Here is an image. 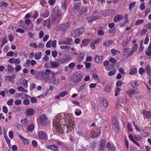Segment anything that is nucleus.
I'll return each mask as SVG.
<instances>
[{"instance_id":"obj_31","label":"nucleus","mask_w":151,"mask_h":151,"mask_svg":"<svg viewBox=\"0 0 151 151\" xmlns=\"http://www.w3.org/2000/svg\"><path fill=\"white\" fill-rule=\"evenodd\" d=\"M88 10V8L87 6H85L82 8L80 12V15L82 14L84 12H85L87 11Z\"/></svg>"},{"instance_id":"obj_19","label":"nucleus","mask_w":151,"mask_h":151,"mask_svg":"<svg viewBox=\"0 0 151 151\" xmlns=\"http://www.w3.org/2000/svg\"><path fill=\"white\" fill-rule=\"evenodd\" d=\"M18 137L19 138L21 139L22 142L24 144L27 145L29 144V142L28 139L24 137L22 135L20 134L19 135Z\"/></svg>"},{"instance_id":"obj_53","label":"nucleus","mask_w":151,"mask_h":151,"mask_svg":"<svg viewBox=\"0 0 151 151\" xmlns=\"http://www.w3.org/2000/svg\"><path fill=\"white\" fill-rule=\"evenodd\" d=\"M134 138L137 141H140L141 139V137L139 135H134Z\"/></svg>"},{"instance_id":"obj_16","label":"nucleus","mask_w":151,"mask_h":151,"mask_svg":"<svg viewBox=\"0 0 151 151\" xmlns=\"http://www.w3.org/2000/svg\"><path fill=\"white\" fill-rule=\"evenodd\" d=\"M103 56L96 55V56L95 58V62L98 63H101L103 61Z\"/></svg>"},{"instance_id":"obj_32","label":"nucleus","mask_w":151,"mask_h":151,"mask_svg":"<svg viewBox=\"0 0 151 151\" xmlns=\"http://www.w3.org/2000/svg\"><path fill=\"white\" fill-rule=\"evenodd\" d=\"M131 84L132 86L134 88L136 87L139 85L138 83L136 81H131Z\"/></svg>"},{"instance_id":"obj_56","label":"nucleus","mask_w":151,"mask_h":151,"mask_svg":"<svg viewBox=\"0 0 151 151\" xmlns=\"http://www.w3.org/2000/svg\"><path fill=\"white\" fill-rule=\"evenodd\" d=\"M90 147L92 148H95L96 147V143L94 142H91L90 143Z\"/></svg>"},{"instance_id":"obj_25","label":"nucleus","mask_w":151,"mask_h":151,"mask_svg":"<svg viewBox=\"0 0 151 151\" xmlns=\"http://www.w3.org/2000/svg\"><path fill=\"white\" fill-rule=\"evenodd\" d=\"M123 19V17L120 14L116 15L114 17V20L115 22H118L120 20H122Z\"/></svg>"},{"instance_id":"obj_50","label":"nucleus","mask_w":151,"mask_h":151,"mask_svg":"<svg viewBox=\"0 0 151 151\" xmlns=\"http://www.w3.org/2000/svg\"><path fill=\"white\" fill-rule=\"evenodd\" d=\"M81 113V111L78 109H77L75 110V114L77 116L80 115Z\"/></svg>"},{"instance_id":"obj_46","label":"nucleus","mask_w":151,"mask_h":151,"mask_svg":"<svg viewBox=\"0 0 151 151\" xmlns=\"http://www.w3.org/2000/svg\"><path fill=\"white\" fill-rule=\"evenodd\" d=\"M144 22V20L142 19L137 20L136 22L135 25L136 26L140 24L143 23Z\"/></svg>"},{"instance_id":"obj_38","label":"nucleus","mask_w":151,"mask_h":151,"mask_svg":"<svg viewBox=\"0 0 151 151\" xmlns=\"http://www.w3.org/2000/svg\"><path fill=\"white\" fill-rule=\"evenodd\" d=\"M111 86L110 85H106L104 88V91L107 92H110L111 91Z\"/></svg>"},{"instance_id":"obj_3","label":"nucleus","mask_w":151,"mask_h":151,"mask_svg":"<svg viewBox=\"0 0 151 151\" xmlns=\"http://www.w3.org/2000/svg\"><path fill=\"white\" fill-rule=\"evenodd\" d=\"M37 122L38 124L42 127H45L47 126L49 122L46 116L44 114H41L38 116L37 119Z\"/></svg>"},{"instance_id":"obj_29","label":"nucleus","mask_w":151,"mask_h":151,"mask_svg":"<svg viewBox=\"0 0 151 151\" xmlns=\"http://www.w3.org/2000/svg\"><path fill=\"white\" fill-rule=\"evenodd\" d=\"M17 90L19 91L24 92L25 93H27L28 91L27 89H24L22 86H20L17 88Z\"/></svg>"},{"instance_id":"obj_1","label":"nucleus","mask_w":151,"mask_h":151,"mask_svg":"<svg viewBox=\"0 0 151 151\" xmlns=\"http://www.w3.org/2000/svg\"><path fill=\"white\" fill-rule=\"evenodd\" d=\"M71 114L69 113H62L58 114L55 116L53 119L52 123L53 126L56 128L57 133L59 134H62L64 133L63 126H65V124H63V120L65 122L67 129L68 130L69 127H72L74 122L71 121Z\"/></svg>"},{"instance_id":"obj_37","label":"nucleus","mask_w":151,"mask_h":151,"mask_svg":"<svg viewBox=\"0 0 151 151\" xmlns=\"http://www.w3.org/2000/svg\"><path fill=\"white\" fill-rule=\"evenodd\" d=\"M35 127L34 125L32 124H31L28 126L27 127V131L31 132L33 131Z\"/></svg>"},{"instance_id":"obj_35","label":"nucleus","mask_w":151,"mask_h":151,"mask_svg":"<svg viewBox=\"0 0 151 151\" xmlns=\"http://www.w3.org/2000/svg\"><path fill=\"white\" fill-rule=\"evenodd\" d=\"M8 72L9 73H12L14 70V68L13 66L10 65H8L7 66Z\"/></svg>"},{"instance_id":"obj_63","label":"nucleus","mask_w":151,"mask_h":151,"mask_svg":"<svg viewBox=\"0 0 151 151\" xmlns=\"http://www.w3.org/2000/svg\"><path fill=\"white\" fill-rule=\"evenodd\" d=\"M145 54L147 56H151V51L147 49V50L145 52Z\"/></svg>"},{"instance_id":"obj_24","label":"nucleus","mask_w":151,"mask_h":151,"mask_svg":"<svg viewBox=\"0 0 151 151\" xmlns=\"http://www.w3.org/2000/svg\"><path fill=\"white\" fill-rule=\"evenodd\" d=\"M44 25L47 27L48 29H50L51 27L50 24V19L48 18L44 21Z\"/></svg>"},{"instance_id":"obj_14","label":"nucleus","mask_w":151,"mask_h":151,"mask_svg":"<svg viewBox=\"0 0 151 151\" xmlns=\"http://www.w3.org/2000/svg\"><path fill=\"white\" fill-rule=\"evenodd\" d=\"M106 147L108 149V151H115V147L113 145H111L110 143L108 142L107 143Z\"/></svg>"},{"instance_id":"obj_47","label":"nucleus","mask_w":151,"mask_h":151,"mask_svg":"<svg viewBox=\"0 0 151 151\" xmlns=\"http://www.w3.org/2000/svg\"><path fill=\"white\" fill-rule=\"evenodd\" d=\"M75 66V64L74 63H71L68 65V68L70 69H73Z\"/></svg>"},{"instance_id":"obj_64","label":"nucleus","mask_w":151,"mask_h":151,"mask_svg":"<svg viewBox=\"0 0 151 151\" xmlns=\"http://www.w3.org/2000/svg\"><path fill=\"white\" fill-rule=\"evenodd\" d=\"M145 27L148 29H151V23L147 24L145 26Z\"/></svg>"},{"instance_id":"obj_11","label":"nucleus","mask_w":151,"mask_h":151,"mask_svg":"<svg viewBox=\"0 0 151 151\" xmlns=\"http://www.w3.org/2000/svg\"><path fill=\"white\" fill-rule=\"evenodd\" d=\"M18 81L22 85H23L25 88H27L28 87L27 81L24 79L21 78L19 79Z\"/></svg>"},{"instance_id":"obj_59","label":"nucleus","mask_w":151,"mask_h":151,"mask_svg":"<svg viewBox=\"0 0 151 151\" xmlns=\"http://www.w3.org/2000/svg\"><path fill=\"white\" fill-rule=\"evenodd\" d=\"M116 70H114L112 71H109L108 73V75L109 76H112L114 75L116 73Z\"/></svg>"},{"instance_id":"obj_58","label":"nucleus","mask_w":151,"mask_h":151,"mask_svg":"<svg viewBox=\"0 0 151 151\" xmlns=\"http://www.w3.org/2000/svg\"><path fill=\"white\" fill-rule=\"evenodd\" d=\"M58 55V52L56 51H52V55L54 58L57 57Z\"/></svg>"},{"instance_id":"obj_33","label":"nucleus","mask_w":151,"mask_h":151,"mask_svg":"<svg viewBox=\"0 0 151 151\" xmlns=\"http://www.w3.org/2000/svg\"><path fill=\"white\" fill-rule=\"evenodd\" d=\"M145 71L150 77H151V72L149 65H148L147 66L146 68L145 69Z\"/></svg>"},{"instance_id":"obj_7","label":"nucleus","mask_w":151,"mask_h":151,"mask_svg":"<svg viewBox=\"0 0 151 151\" xmlns=\"http://www.w3.org/2000/svg\"><path fill=\"white\" fill-rule=\"evenodd\" d=\"M112 126L113 128L115 131L116 133H118L119 131V128L117 121L116 119L114 118V119H113L112 121Z\"/></svg>"},{"instance_id":"obj_4","label":"nucleus","mask_w":151,"mask_h":151,"mask_svg":"<svg viewBox=\"0 0 151 151\" xmlns=\"http://www.w3.org/2000/svg\"><path fill=\"white\" fill-rule=\"evenodd\" d=\"M82 79L81 74L80 73H76L71 75L69 78V80L75 84H77L80 82Z\"/></svg>"},{"instance_id":"obj_10","label":"nucleus","mask_w":151,"mask_h":151,"mask_svg":"<svg viewBox=\"0 0 151 151\" xmlns=\"http://www.w3.org/2000/svg\"><path fill=\"white\" fill-rule=\"evenodd\" d=\"M46 148L48 150L53 151H58V147L54 144L51 145H47L46 146Z\"/></svg>"},{"instance_id":"obj_27","label":"nucleus","mask_w":151,"mask_h":151,"mask_svg":"<svg viewBox=\"0 0 151 151\" xmlns=\"http://www.w3.org/2000/svg\"><path fill=\"white\" fill-rule=\"evenodd\" d=\"M6 80L9 81L12 83H15L13 77L8 76H6L5 78Z\"/></svg>"},{"instance_id":"obj_5","label":"nucleus","mask_w":151,"mask_h":151,"mask_svg":"<svg viewBox=\"0 0 151 151\" xmlns=\"http://www.w3.org/2000/svg\"><path fill=\"white\" fill-rule=\"evenodd\" d=\"M70 25V23L67 22L66 23L60 24L56 27L55 30L56 31L65 32Z\"/></svg>"},{"instance_id":"obj_8","label":"nucleus","mask_w":151,"mask_h":151,"mask_svg":"<svg viewBox=\"0 0 151 151\" xmlns=\"http://www.w3.org/2000/svg\"><path fill=\"white\" fill-rule=\"evenodd\" d=\"M70 59L66 55L61 58L60 56H58L57 58V61L58 62H60L62 64H64L69 61Z\"/></svg>"},{"instance_id":"obj_51","label":"nucleus","mask_w":151,"mask_h":151,"mask_svg":"<svg viewBox=\"0 0 151 151\" xmlns=\"http://www.w3.org/2000/svg\"><path fill=\"white\" fill-rule=\"evenodd\" d=\"M39 13H38L37 11H35L34 12V14L33 16V17L34 18V19L37 18V17L39 16Z\"/></svg>"},{"instance_id":"obj_42","label":"nucleus","mask_w":151,"mask_h":151,"mask_svg":"<svg viewBox=\"0 0 151 151\" xmlns=\"http://www.w3.org/2000/svg\"><path fill=\"white\" fill-rule=\"evenodd\" d=\"M111 51L113 56L116 55V53L118 52L120 53L119 51L116 50L115 49H111Z\"/></svg>"},{"instance_id":"obj_44","label":"nucleus","mask_w":151,"mask_h":151,"mask_svg":"<svg viewBox=\"0 0 151 151\" xmlns=\"http://www.w3.org/2000/svg\"><path fill=\"white\" fill-rule=\"evenodd\" d=\"M136 4V2L135 1L129 4V9L130 11H131L132 10V8L134 7Z\"/></svg>"},{"instance_id":"obj_23","label":"nucleus","mask_w":151,"mask_h":151,"mask_svg":"<svg viewBox=\"0 0 151 151\" xmlns=\"http://www.w3.org/2000/svg\"><path fill=\"white\" fill-rule=\"evenodd\" d=\"M109 63V61L107 60L105 61L103 63V65L106 66L105 69L107 70H111V68H109V67L110 66H111L112 65V64H109L108 65Z\"/></svg>"},{"instance_id":"obj_34","label":"nucleus","mask_w":151,"mask_h":151,"mask_svg":"<svg viewBox=\"0 0 151 151\" xmlns=\"http://www.w3.org/2000/svg\"><path fill=\"white\" fill-rule=\"evenodd\" d=\"M52 81H51V83H53L54 85H56L59 82V80L54 77L52 78Z\"/></svg>"},{"instance_id":"obj_45","label":"nucleus","mask_w":151,"mask_h":151,"mask_svg":"<svg viewBox=\"0 0 151 151\" xmlns=\"http://www.w3.org/2000/svg\"><path fill=\"white\" fill-rule=\"evenodd\" d=\"M92 77L93 79L97 81L98 82L99 81V78L97 74H93L92 75Z\"/></svg>"},{"instance_id":"obj_39","label":"nucleus","mask_w":151,"mask_h":151,"mask_svg":"<svg viewBox=\"0 0 151 151\" xmlns=\"http://www.w3.org/2000/svg\"><path fill=\"white\" fill-rule=\"evenodd\" d=\"M52 79V77H45L44 79V80L45 83H50L51 82V80Z\"/></svg>"},{"instance_id":"obj_61","label":"nucleus","mask_w":151,"mask_h":151,"mask_svg":"<svg viewBox=\"0 0 151 151\" xmlns=\"http://www.w3.org/2000/svg\"><path fill=\"white\" fill-rule=\"evenodd\" d=\"M14 103L17 105H20L22 103V101L21 100L17 99L15 101Z\"/></svg>"},{"instance_id":"obj_41","label":"nucleus","mask_w":151,"mask_h":151,"mask_svg":"<svg viewBox=\"0 0 151 151\" xmlns=\"http://www.w3.org/2000/svg\"><path fill=\"white\" fill-rule=\"evenodd\" d=\"M130 39H127L126 40L124 41L122 44V46L124 47L127 45L129 42Z\"/></svg>"},{"instance_id":"obj_26","label":"nucleus","mask_w":151,"mask_h":151,"mask_svg":"<svg viewBox=\"0 0 151 151\" xmlns=\"http://www.w3.org/2000/svg\"><path fill=\"white\" fill-rule=\"evenodd\" d=\"M73 42V39L72 38H67L65 40V45H71Z\"/></svg>"},{"instance_id":"obj_2","label":"nucleus","mask_w":151,"mask_h":151,"mask_svg":"<svg viewBox=\"0 0 151 151\" xmlns=\"http://www.w3.org/2000/svg\"><path fill=\"white\" fill-rule=\"evenodd\" d=\"M61 14L62 11L59 9L58 6H56L52 12V15L54 16L52 17V22L55 23H56L60 21L61 17Z\"/></svg>"},{"instance_id":"obj_18","label":"nucleus","mask_w":151,"mask_h":151,"mask_svg":"<svg viewBox=\"0 0 151 151\" xmlns=\"http://www.w3.org/2000/svg\"><path fill=\"white\" fill-rule=\"evenodd\" d=\"M100 16L99 15L93 16L88 18V21L90 22H92L94 21L100 19Z\"/></svg>"},{"instance_id":"obj_22","label":"nucleus","mask_w":151,"mask_h":151,"mask_svg":"<svg viewBox=\"0 0 151 151\" xmlns=\"http://www.w3.org/2000/svg\"><path fill=\"white\" fill-rule=\"evenodd\" d=\"M42 57V53L41 52H36L34 54V58L35 60H38L40 59Z\"/></svg>"},{"instance_id":"obj_36","label":"nucleus","mask_w":151,"mask_h":151,"mask_svg":"<svg viewBox=\"0 0 151 151\" xmlns=\"http://www.w3.org/2000/svg\"><path fill=\"white\" fill-rule=\"evenodd\" d=\"M101 104H102L105 107H107L108 106L107 101L106 100L104 99H102L101 101Z\"/></svg>"},{"instance_id":"obj_21","label":"nucleus","mask_w":151,"mask_h":151,"mask_svg":"<svg viewBox=\"0 0 151 151\" xmlns=\"http://www.w3.org/2000/svg\"><path fill=\"white\" fill-rule=\"evenodd\" d=\"M21 123L22 126L24 127H25L28 125L29 121L27 118H25L24 119L21 120Z\"/></svg>"},{"instance_id":"obj_20","label":"nucleus","mask_w":151,"mask_h":151,"mask_svg":"<svg viewBox=\"0 0 151 151\" xmlns=\"http://www.w3.org/2000/svg\"><path fill=\"white\" fill-rule=\"evenodd\" d=\"M50 64L52 68H56L60 65V63L55 61H51L50 62Z\"/></svg>"},{"instance_id":"obj_30","label":"nucleus","mask_w":151,"mask_h":151,"mask_svg":"<svg viewBox=\"0 0 151 151\" xmlns=\"http://www.w3.org/2000/svg\"><path fill=\"white\" fill-rule=\"evenodd\" d=\"M27 113L29 116L32 115L35 113L34 110L32 109H29L27 111Z\"/></svg>"},{"instance_id":"obj_52","label":"nucleus","mask_w":151,"mask_h":151,"mask_svg":"<svg viewBox=\"0 0 151 151\" xmlns=\"http://www.w3.org/2000/svg\"><path fill=\"white\" fill-rule=\"evenodd\" d=\"M127 129L128 131L132 132L133 130V129L132 128L131 124L129 123L127 125Z\"/></svg>"},{"instance_id":"obj_43","label":"nucleus","mask_w":151,"mask_h":151,"mask_svg":"<svg viewBox=\"0 0 151 151\" xmlns=\"http://www.w3.org/2000/svg\"><path fill=\"white\" fill-rule=\"evenodd\" d=\"M81 6V3L78 2L76 3L74 5L73 9L75 10H78Z\"/></svg>"},{"instance_id":"obj_15","label":"nucleus","mask_w":151,"mask_h":151,"mask_svg":"<svg viewBox=\"0 0 151 151\" xmlns=\"http://www.w3.org/2000/svg\"><path fill=\"white\" fill-rule=\"evenodd\" d=\"M141 113L144 116L147 118H151V113L149 111H147L145 109H143Z\"/></svg>"},{"instance_id":"obj_28","label":"nucleus","mask_w":151,"mask_h":151,"mask_svg":"<svg viewBox=\"0 0 151 151\" xmlns=\"http://www.w3.org/2000/svg\"><path fill=\"white\" fill-rule=\"evenodd\" d=\"M100 147L105 149L106 147V142L104 139L101 140L99 144Z\"/></svg>"},{"instance_id":"obj_40","label":"nucleus","mask_w":151,"mask_h":151,"mask_svg":"<svg viewBox=\"0 0 151 151\" xmlns=\"http://www.w3.org/2000/svg\"><path fill=\"white\" fill-rule=\"evenodd\" d=\"M137 69L135 68H132L131 69L130 71L129 72L130 75H133L137 73Z\"/></svg>"},{"instance_id":"obj_48","label":"nucleus","mask_w":151,"mask_h":151,"mask_svg":"<svg viewBox=\"0 0 151 151\" xmlns=\"http://www.w3.org/2000/svg\"><path fill=\"white\" fill-rule=\"evenodd\" d=\"M49 15V12L47 11H46L44 12L42 14V16L44 18H46L48 17Z\"/></svg>"},{"instance_id":"obj_54","label":"nucleus","mask_w":151,"mask_h":151,"mask_svg":"<svg viewBox=\"0 0 151 151\" xmlns=\"http://www.w3.org/2000/svg\"><path fill=\"white\" fill-rule=\"evenodd\" d=\"M62 9L65 10L66 8V3L65 1H64L62 4Z\"/></svg>"},{"instance_id":"obj_57","label":"nucleus","mask_w":151,"mask_h":151,"mask_svg":"<svg viewBox=\"0 0 151 151\" xmlns=\"http://www.w3.org/2000/svg\"><path fill=\"white\" fill-rule=\"evenodd\" d=\"M95 43L93 42V41L90 43V45L91 48L93 50H95L96 49V47L95 45Z\"/></svg>"},{"instance_id":"obj_60","label":"nucleus","mask_w":151,"mask_h":151,"mask_svg":"<svg viewBox=\"0 0 151 151\" xmlns=\"http://www.w3.org/2000/svg\"><path fill=\"white\" fill-rule=\"evenodd\" d=\"M67 93V92L66 91H64L60 93V96L61 97H63L66 95Z\"/></svg>"},{"instance_id":"obj_12","label":"nucleus","mask_w":151,"mask_h":151,"mask_svg":"<svg viewBox=\"0 0 151 151\" xmlns=\"http://www.w3.org/2000/svg\"><path fill=\"white\" fill-rule=\"evenodd\" d=\"M38 137L41 139H44L47 137L46 133L43 131H39L38 132Z\"/></svg>"},{"instance_id":"obj_9","label":"nucleus","mask_w":151,"mask_h":151,"mask_svg":"<svg viewBox=\"0 0 151 151\" xmlns=\"http://www.w3.org/2000/svg\"><path fill=\"white\" fill-rule=\"evenodd\" d=\"M138 47V44H135L134 45L131 50L127 54V57H129L131 56L137 50Z\"/></svg>"},{"instance_id":"obj_62","label":"nucleus","mask_w":151,"mask_h":151,"mask_svg":"<svg viewBox=\"0 0 151 151\" xmlns=\"http://www.w3.org/2000/svg\"><path fill=\"white\" fill-rule=\"evenodd\" d=\"M109 61L113 63H115L116 62V60L114 58H112L109 59Z\"/></svg>"},{"instance_id":"obj_55","label":"nucleus","mask_w":151,"mask_h":151,"mask_svg":"<svg viewBox=\"0 0 151 151\" xmlns=\"http://www.w3.org/2000/svg\"><path fill=\"white\" fill-rule=\"evenodd\" d=\"M135 92V91L134 90L132 89H129L127 93L129 95H132L134 94Z\"/></svg>"},{"instance_id":"obj_17","label":"nucleus","mask_w":151,"mask_h":151,"mask_svg":"<svg viewBox=\"0 0 151 151\" xmlns=\"http://www.w3.org/2000/svg\"><path fill=\"white\" fill-rule=\"evenodd\" d=\"M90 40L89 39H84L82 41V44L81 45V47H86L90 43Z\"/></svg>"},{"instance_id":"obj_6","label":"nucleus","mask_w":151,"mask_h":151,"mask_svg":"<svg viewBox=\"0 0 151 151\" xmlns=\"http://www.w3.org/2000/svg\"><path fill=\"white\" fill-rule=\"evenodd\" d=\"M84 31V29L83 27L79 28L73 31L71 34V35L72 37H75L79 36L83 33Z\"/></svg>"},{"instance_id":"obj_13","label":"nucleus","mask_w":151,"mask_h":151,"mask_svg":"<svg viewBox=\"0 0 151 151\" xmlns=\"http://www.w3.org/2000/svg\"><path fill=\"white\" fill-rule=\"evenodd\" d=\"M112 44H114V41L111 40H107L103 43V46L107 47H108Z\"/></svg>"},{"instance_id":"obj_49","label":"nucleus","mask_w":151,"mask_h":151,"mask_svg":"<svg viewBox=\"0 0 151 151\" xmlns=\"http://www.w3.org/2000/svg\"><path fill=\"white\" fill-rule=\"evenodd\" d=\"M14 102V100L13 99H10L7 102V104L9 106H12Z\"/></svg>"}]
</instances>
